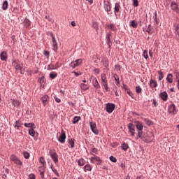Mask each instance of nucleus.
<instances>
[{"mask_svg": "<svg viewBox=\"0 0 179 179\" xmlns=\"http://www.w3.org/2000/svg\"><path fill=\"white\" fill-rule=\"evenodd\" d=\"M40 176L42 178H44V172H41Z\"/></svg>", "mask_w": 179, "mask_h": 179, "instance_id": "64", "label": "nucleus"}, {"mask_svg": "<svg viewBox=\"0 0 179 179\" xmlns=\"http://www.w3.org/2000/svg\"><path fill=\"white\" fill-rule=\"evenodd\" d=\"M39 163H41V164H42V166H45L46 164V162H45V159H44V157H41L39 158Z\"/></svg>", "mask_w": 179, "mask_h": 179, "instance_id": "38", "label": "nucleus"}, {"mask_svg": "<svg viewBox=\"0 0 179 179\" xmlns=\"http://www.w3.org/2000/svg\"><path fill=\"white\" fill-rule=\"evenodd\" d=\"M80 88L82 89V90L86 91L89 89V86H87L85 83H81L80 84Z\"/></svg>", "mask_w": 179, "mask_h": 179, "instance_id": "36", "label": "nucleus"}, {"mask_svg": "<svg viewBox=\"0 0 179 179\" xmlns=\"http://www.w3.org/2000/svg\"><path fill=\"white\" fill-rule=\"evenodd\" d=\"M45 19H47L49 22H52V18L50 17V15H46Z\"/></svg>", "mask_w": 179, "mask_h": 179, "instance_id": "55", "label": "nucleus"}, {"mask_svg": "<svg viewBox=\"0 0 179 179\" xmlns=\"http://www.w3.org/2000/svg\"><path fill=\"white\" fill-rule=\"evenodd\" d=\"M9 6V4L8 3V1H4L2 6L3 10H6L8 9V7Z\"/></svg>", "mask_w": 179, "mask_h": 179, "instance_id": "31", "label": "nucleus"}, {"mask_svg": "<svg viewBox=\"0 0 179 179\" xmlns=\"http://www.w3.org/2000/svg\"><path fill=\"white\" fill-rule=\"evenodd\" d=\"M12 66L15 68L16 72L22 71V67L20 66V65H19V63H17L16 61L13 62Z\"/></svg>", "mask_w": 179, "mask_h": 179, "instance_id": "11", "label": "nucleus"}, {"mask_svg": "<svg viewBox=\"0 0 179 179\" xmlns=\"http://www.w3.org/2000/svg\"><path fill=\"white\" fill-rule=\"evenodd\" d=\"M111 37V34H106V43L110 48L111 45H113V41L110 38Z\"/></svg>", "mask_w": 179, "mask_h": 179, "instance_id": "14", "label": "nucleus"}, {"mask_svg": "<svg viewBox=\"0 0 179 179\" xmlns=\"http://www.w3.org/2000/svg\"><path fill=\"white\" fill-rule=\"evenodd\" d=\"M122 148L123 150H128V148H129V146L128 145L127 143H124L122 145Z\"/></svg>", "mask_w": 179, "mask_h": 179, "instance_id": "43", "label": "nucleus"}, {"mask_svg": "<svg viewBox=\"0 0 179 179\" xmlns=\"http://www.w3.org/2000/svg\"><path fill=\"white\" fill-rule=\"evenodd\" d=\"M168 111L170 114H177L178 110L176 108V105L173 103L169 106Z\"/></svg>", "mask_w": 179, "mask_h": 179, "instance_id": "7", "label": "nucleus"}, {"mask_svg": "<svg viewBox=\"0 0 179 179\" xmlns=\"http://www.w3.org/2000/svg\"><path fill=\"white\" fill-rule=\"evenodd\" d=\"M22 125H23L22 121L17 120L15 122L14 127L16 128V129H20V128H22Z\"/></svg>", "mask_w": 179, "mask_h": 179, "instance_id": "17", "label": "nucleus"}, {"mask_svg": "<svg viewBox=\"0 0 179 179\" xmlns=\"http://www.w3.org/2000/svg\"><path fill=\"white\" fill-rule=\"evenodd\" d=\"M157 73L159 75V80H162L163 79V78H164V76L163 75V71H158Z\"/></svg>", "mask_w": 179, "mask_h": 179, "instance_id": "39", "label": "nucleus"}, {"mask_svg": "<svg viewBox=\"0 0 179 179\" xmlns=\"http://www.w3.org/2000/svg\"><path fill=\"white\" fill-rule=\"evenodd\" d=\"M48 68H50V69H57V68H55V66L52 64L49 65Z\"/></svg>", "mask_w": 179, "mask_h": 179, "instance_id": "57", "label": "nucleus"}, {"mask_svg": "<svg viewBox=\"0 0 179 179\" xmlns=\"http://www.w3.org/2000/svg\"><path fill=\"white\" fill-rule=\"evenodd\" d=\"M175 34L178 38H179V24L174 25Z\"/></svg>", "mask_w": 179, "mask_h": 179, "instance_id": "23", "label": "nucleus"}, {"mask_svg": "<svg viewBox=\"0 0 179 179\" xmlns=\"http://www.w3.org/2000/svg\"><path fill=\"white\" fill-rule=\"evenodd\" d=\"M143 55L145 59H148L149 58V55L148 54L147 50L143 51Z\"/></svg>", "mask_w": 179, "mask_h": 179, "instance_id": "44", "label": "nucleus"}, {"mask_svg": "<svg viewBox=\"0 0 179 179\" xmlns=\"http://www.w3.org/2000/svg\"><path fill=\"white\" fill-rule=\"evenodd\" d=\"M166 80L169 83H173V74L169 73L166 77Z\"/></svg>", "mask_w": 179, "mask_h": 179, "instance_id": "29", "label": "nucleus"}, {"mask_svg": "<svg viewBox=\"0 0 179 179\" xmlns=\"http://www.w3.org/2000/svg\"><path fill=\"white\" fill-rule=\"evenodd\" d=\"M0 58L1 61H6L8 59V52L6 51L1 52Z\"/></svg>", "mask_w": 179, "mask_h": 179, "instance_id": "15", "label": "nucleus"}, {"mask_svg": "<svg viewBox=\"0 0 179 179\" xmlns=\"http://www.w3.org/2000/svg\"><path fill=\"white\" fill-rule=\"evenodd\" d=\"M66 139V134L64 132H62L59 136L58 141L60 143H65V140Z\"/></svg>", "mask_w": 179, "mask_h": 179, "instance_id": "13", "label": "nucleus"}, {"mask_svg": "<svg viewBox=\"0 0 179 179\" xmlns=\"http://www.w3.org/2000/svg\"><path fill=\"white\" fill-rule=\"evenodd\" d=\"M84 171H92V166L87 164L84 166Z\"/></svg>", "mask_w": 179, "mask_h": 179, "instance_id": "37", "label": "nucleus"}, {"mask_svg": "<svg viewBox=\"0 0 179 179\" xmlns=\"http://www.w3.org/2000/svg\"><path fill=\"white\" fill-rule=\"evenodd\" d=\"M120 167H122V169H125V164L124 163L120 164Z\"/></svg>", "mask_w": 179, "mask_h": 179, "instance_id": "63", "label": "nucleus"}, {"mask_svg": "<svg viewBox=\"0 0 179 179\" xmlns=\"http://www.w3.org/2000/svg\"><path fill=\"white\" fill-rule=\"evenodd\" d=\"M55 99L57 103H61V99L59 98H55Z\"/></svg>", "mask_w": 179, "mask_h": 179, "instance_id": "61", "label": "nucleus"}, {"mask_svg": "<svg viewBox=\"0 0 179 179\" xmlns=\"http://www.w3.org/2000/svg\"><path fill=\"white\" fill-rule=\"evenodd\" d=\"M52 37V48L54 51H57L58 50V43H57V39H55V36L52 33L50 34Z\"/></svg>", "mask_w": 179, "mask_h": 179, "instance_id": "5", "label": "nucleus"}, {"mask_svg": "<svg viewBox=\"0 0 179 179\" xmlns=\"http://www.w3.org/2000/svg\"><path fill=\"white\" fill-rule=\"evenodd\" d=\"M136 92L139 94L140 93H142V88L139 86L136 87Z\"/></svg>", "mask_w": 179, "mask_h": 179, "instance_id": "42", "label": "nucleus"}, {"mask_svg": "<svg viewBox=\"0 0 179 179\" xmlns=\"http://www.w3.org/2000/svg\"><path fill=\"white\" fill-rule=\"evenodd\" d=\"M26 128H30V129H36V124L34 123H24Z\"/></svg>", "mask_w": 179, "mask_h": 179, "instance_id": "22", "label": "nucleus"}, {"mask_svg": "<svg viewBox=\"0 0 179 179\" xmlns=\"http://www.w3.org/2000/svg\"><path fill=\"white\" fill-rule=\"evenodd\" d=\"M114 110H115V104L108 103L106 105V112L108 113V114H111Z\"/></svg>", "mask_w": 179, "mask_h": 179, "instance_id": "6", "label": "nucleus"}, {"mask_svg": "<svg viewBox=\"0 0 179 179\" xmlns=\"http://www.w3.org/2000/svg\"><path fill=\"white\" fill-rule=\"evenodd\" d=\"M97 150L96 148H92L91 150V155L94 156V155H97Z\"/></svg>", "mask_w": 179, "mask_h": 179, "instance_id": "47", "label": "nucleus"}, {"mask_svg": "<svg viewBox=\"0 0 179 179\" xmlns=\"http://www.w3.org/2000/svg\"><path fill=\"white\" fill-rule=\"evenodd\" d=\"M155 22H156L157 24V12H155V18H154Z\"/></svg>", "mask_w": 179, "mask_h": 179, "instance_id": "54", "label": "nucleus"}, {"mask_svg": "<svg viewBox=\"0 0 179 179\" xmlns=\"http://www.w3.org/2000/svg\"><path fill=\"white\" fill-rule=\"evenodd\" d=\"M92 85L94 87H96V89H100V84L99 83L97 78H95L92 80Z\"/></svg>", "mask_w": 179, "mask_h": 179, "instance_id": "19", "label": "nucleus"}, {"mask_svg": "<svg viewBox=\"0 0 179 179\" xmlns=\"http://www.w3.org/2000/svg\"><path fill=\"white\" fill-rule=\"evenodd\" d=\"M105 10L106 12H111V6L110 5H106V8H105Z\"/></svg>", "mask_w": 179, "mask_h": 179, "instance_id": "49", "label": "nucleus"}, {"mask_svg": "<svg viewBox=\"0 0 179 179\" xmlns=\"http://www.w3.org/2000/svg\"><path fill=\"white\" fill-rule=\"evenodd\" d=\"M138 138H140V139H142L144 142L149 143L150 141L148 137L142 135V131H138Z\"/></svg>", "mask_w": 179, "mask_h": 179, "instance_id": "10", "label": "nucleus"}, {"mask_svg": "<svg viewBox=\"0 0 179 179\" xmlns=\"http://www.w3.org/2000/svg\"><path fill=\"white\" fill-rule=\"evenodd\" d=\"M10 160L11 163H13L14 164H16V166H18L19 169H22V166H23V162L17 156L15 155H11L10 157Z\"/></svg>", "mask_w": 179, "mask_h": 179, "instance_id": "1", "label": "nucleus"}, {"mask_svg": "<svg viewBox=\"0 0 179 179\" xmlns=\"http://www.w3.org/2000/svg\"><path fill=\"white\" fill-rule=\"evenodd\" d=\"M80 120V117L76 116L73 119V124H76V122H79Z\"/></svg>", "mask_w": 179, "mask_h": 179, "instance_id": "40", "label": "nucleus"}, {"mask_svg": "<svg viewBox=\"0 0 179 179\" xmlns=\"http://www.w3.org/2000/svg\"><path fill=\"white\" fill-rule=\"evenodd\" d=\"M91 163H96V162H98L99 163H101V160L100 159V157L97 156H94L90 158Z\"/></svg>", "mask_w": 179, "mask_h": 179, "instance_id": "18", "label": "nucleus"}, {"mask_svg": "<svg viewBox=\"0 0 179 179\" xmlns=\"http://www.w3.org/2000/svg\"><path fill=\"white\" fill-rule=\"evenodd\" d=\"M29 179H36V176H34V174H33V173H31L29 176Z\"/></svg>", "mask_w": 179, "mask_h": 179, "instance_id": "52", "label": "nucleus"}, {"mask_svg": "<svg viewBox=\"0 0 179 179\" xmlns=\"http://www.w3.org/2000/svg\"><path fill=\"white\" fill-rule=\"evenodd\" d=\"M150 87L153 89V87H157V82L155 80L151 79L150 81Z\"/></svg>", "mask_w": 179, "mask_h": 179, "instance_id": "21", "label": "nucleus"}, {"mask_svg": "<svg viewBox=\"0 0 179 179\" xmlns=\"http://www.w3.org/2000/svg\"><path fill=\"white\" fill-rule=\"evenodd\" d=\"M135 127L137 128L138 132H142V131L143 130V125L139 121L135 122Z\"/></svg>", "mask_w": 179, "mask_h": 179, "instance_id": "12", "label": "nucleus"}, {"mask_svg": "<svg viewBox=\"0 0 179 179\" xmlns=\"http://www.w3.org/2000/svg\"><path fill=\"white\" fill-rule=\"evenodd\" d=\"M129 24L131 27H134V29H136V27H138V22L135 20L131 21Z\"/></svg>", "mask_w": 179, "mask_h": 179, "instance_id": "30", "label": "nucleus"}, {"mask_svg": "<svg viewBox=\"0 0 179 179\" xmlns=\"http://www.w3.org/2000/svg\"><path fill=\"white\" fill-rule=\"evenodd\" d=\"M78 166H85V164H86V161L83 158H81L78 161Z\"/></svg>", "mask_w": 179, "mask_h": 179, "instance_id": "32", "label": "nucleus"}, {"mask_svg": "<svg viewBox=\"0 0 179 179\" xmlns=\"http://www.w3.org/2000/svg\"><path fill=\"white\" fill-rule=\"evenodd\" d=\"M120 9H121V6L120 5V3H115V8H114V13L115 15L120 12Z\"/></svg>", "mask_w": 179, "mask_h": 179, "instance_id": "20", "label": "nucleus"}, {"mask_svg": "<svg viewBox=\"0 0 179 179\" xmlns=\"http://www.w3.org/2000/svg\"><path fill=\"white\" fill-rule=\"evenodd\" d=\"M11 103L14 107H19L20 106V102L17 99H12Z\"/></svg>", "mask_w": 179, "mask_h": 179, "instance_id": "28", "label": "nucleus"}, {"mask_svg": "<svg viewBox=\"0 0 179 179\" xmlns=\"http://www.w3.org/2000/svg\"><path fill=\"white\" fill-rule=\"evenodd\" d=\"M101 85L103 86L106 92H108V80H107L106 73L101 74Z\"/></svg>", "mask_w": 179, "mask_h": 179, "instance_id": "2", "label": "nucleus"}, {"mask_svg": "<svg viewBox=\"0 0 179 179\" xmlns=\"http://www.w3.org/2000/svg\"><path fill=\"white\" fill-rule=\"evenodd\" d=\"M35 129H29V134L31 136H33V138H34V136H36V131H34Z\"/></svg>", "mask_w": 179, "mask_h": 179, "instance_id": "35", "label": "nucleus"}, {"mask_svg": "<svg viewBox=\"0 0 179 179\" xmlns=\"http://www.w3.org/2000/svg\"><path fill=\"white\" fill-rule=\"evenodd\" d=\"M127 94H129V96H130L131 99H134V94L132 93V92H131V90H127Z\"/></svg>", "mask_w": 179, "mask_h": 179, "instance_id": "51", "label": "nucleus"}, {"mask_svg": "<svg viewBox=\"0 0 179 179\" xmlns=\"http://www.w3.org/2000/svg\"><path fill=\"white\" fill-rule=\"evenodd\" d=\"M30 24H31L30 20H29L27 19H25L24 20V27H26L27 29V27H30Z\"/></svg>", "mask_w": 179, "mask_h": 179, "instance_id": "34", "label": "nucleus"}, {"mask_svg": "<svg viewBox=\"0 0 179 179\" xmlns=\"http://www.w3.org/2000/svg\"><path fill=\"white\" fill-rule=\"evenodd\" d=\"M110 160L113 162V163H117V158L114 157V156H110Z\"/></svg>", "mask_w": 179, "mask_h": 179, "instance_id": "50", "label": "nucleus"}, {"mask_svg": "<svg viewBox=\"0 0 179 179\" xmlns=\"http://www.w3.org/2000/svg\"><path fill=\"white\" fill-rule=\"evenodd\" d=\"M73 73H74L75 76H80V75H82V73H78V72H76V71H74Z\"/></svg>", "mask_w": 179, "mask_h": 179, "instance_id": "60", "label": "nucleus"}, {"mask_svg": "<svg viewBox=\"0 0 179 179\" xmlns=\"http://www.w3.org/2000/svg\"><path fill=\"white\" fill-rule=\"evenodd\" d=\"M94 73H100V70L99 69H95L94 70Z\"/></svg>", "mask_w": 179, "mask_h": 179, "instance_id": "59", "label": "nucleus"}, {"mask_svg": "<svg viewBox=\"0 0 179 179\" xmlns=\"http://www.w3.org/2000/svg\"><path fill=\"white\" fill-rule=\"evenodd\" d=\"M38 82L41 85H43V83H44V82H45V77H41V78H38Z\"/></svg>", "mask_w": 179, "mask_h": 179, "instance_id": "46", "label": "nucleus"}, {"mask_svg": "<svg viewBox=\"0 0 179 179\" xmlns=\"http://www.w3.org/2000/svg\"><path fill=\"white\" fill-rule=\"evenodd\" d=\"M152 101L154 107H157V102L156 101V99H152Z\"/></svg>", "mask_w": 179, "mask_h": 179, "instance_id": "53", "label": "nucleus"}, {"mask_svg": "<svg viewBox=\"0 0 179 179\" xmlns=\"http://www.w3.org/2000/svg\"><path fill=\"white\" fill-rule=\"evenodd\" d=\"M160 97L164 101H167L169 94L166 92H163L160 94Z\"/></svg>", "mask_w": 179, "mask_h": 179, "instance_id": "16", "label": "nucleus"}, {"mask_svg": "<svg viewBox=\"0 0 179 179\" xmlns=\"http://www.w3.org/2000/svg\"><path fill=\"white\" fill-rule=\"evenodd\" d=\"M128 129L130 135L135 136V125L132 124V123H129L128 124Z\"/></svg>", "mask_w": 179, "mask_h": 179, "instance_id": "8", "label": "nucleus"}, {"mask_svg": "<svg viewBox=\"0 0 179 179\" xmlns=\"http://www.w3.org/2000/svg\"><path fill=\"white\" fill-rule=\"evenodd\" d=\"M42 100V103L44 106H47V104L48 103V95H45L41 98Z\"/></svg>", "mask_w": 179, "mask_h": 179, "instance_id": "24", "label": "nucleus"}, {"mask_svg": "<svg viewBox=\"0 0 179 179\" xmlns=\"http://www.w3.org/2000/svg\"><path fill=\"white\" fill-rule=\"evenodd\" d=\"M71 26H73V27H75V26H76V22H75V21L71 22Z\"/></svg>", "mask_w": 179, "mask_h": 179, "instance_id": "62", "label": "nucleus"}, {"mask_svg": "<svg viewBox=\"0 0 179 179\" xmlns=\"http://www.w3.org/2000/svg\"><path fill=\"white\" fill-rule=\"evenodd\" d=\"M51 159L57 164L58 163V154L55 152V150H50L49 152Z\"/></svg>", "mask_w": 179, "mask_h": 179, "instance_id": "3", "label": "nucleus"}, {"mask_svg": "<svg viewBox=\"0 0 179 179\" xmlns=\"http://www.w3.org/2000/svg\"><path fill=\"white\" fill-rule=\"evenodd\" d=\"M43 54H44V55H45V57H49V56H50V52H48V51H45V52H43Z\"/></svg>", "mask_w": 179, "mask_h": 179, "instance_id": "58", "label": "nucleus"}, {"mask_svg": "<svg viewBox=\"0 0 179 179\" xmlns=\"http://www.w3.org/2000/svg\"><path fill=\"white\" fill-rule=\"evenodd\" d=\"M90 127L91 128V130L94 134H95V135H99V130H97L96 122H90Z\"/></svg>", "mask_w": 179, "mask_h": 179, "instance_id": "4", "label": "nucleus"}, {"mask_svg": "<svg viewBox=\"0 0 179 179\" xmlns=\"http://www.w3.org/2000/svg\"><path fill=\"white\" fill-rule=\"evenodd\" d=\"M82 62H83L82 59H78L76 60L75 62H72L70 64V66H71V68H76V66H80V64H82Z\"/></svg>", "mask_w": 179, "mask_h": 179, "instance_id": "9", "label": "nucleus"}, {"mask_svg": "<svg viewBox=\"0 0 179 179\" xmlns=\"http://www.w3.org/2000/svg\"><path fill=\"white\" fill-rule=\"evenodd\" d=\"M68 143H69L70 148H75V139H73V138L69 139Z\"/></svg>", "mask_w": 179, "mask_h": 179, "instance_id": "26", "label": "nucleus"}, {"mask_svg": "<svg viewBox=\"0 0 179 179\" xmlns=\"http://www.w3.org/2000/svg\"><path fill=\"white\" fill-rule=\"evenodd\" d=\"M57 76H58V73H57L56 72H51L49 74V77L50 78V79H55Z\"/></svg>", "mask_w": 179, "mask_h": 179, "instance_id": "33", "label": "nucleus"}, {"mask_svg": "<svg viewBox=\"0 0 179 179\" xmlns=\"http://www.w3.org/2000/svg\"><path fill=\"white\" fill-rule=\"evenodd\" d=\"M134 2V6H138V5H139V3H138V0H133Z\"/></svg>", "mask_w": 179, "mask_h": 179, "instance_id": "56", "label": "nucleus"}, {"mask_svg": "<svg viewBox=\"0 0 179 179\" xmlns=\"http://www.w3.org/2000/svg\"><path fill=\"white\" fill-rule=\"evenodd\" d=\"M23 156L24 159H30V153H29L27 151L23 152Z\"/></svg>", "mask_w": 179, "mask_h": 179, "instance_id": "41", "label": "nucleus"}, {"mask_svg": "<svg viewBox=\"0 0 179 179\" xmlns=\"http://www.w3.org/2000/svg\"><path fill=\"white\" fill-rule=\"evenodd\" d=\"M108 29H109L110 30H112V31H117V27H115V24H108Z\"/></svg>", "mask_w": 179, "mask_h": 179, "instance_id": "27", "label": "nucleus"}, {"mask_svg": "<svg viewBox=\"0 0 179 179\" xmlns=\"http://www.w3.org/2000/svg\"><path fill=\"white\" fill-rule=\"evenodd\" d=\"M113 78H114L115 80L116 81V85H118V83H120V78L118 77V76L115 74L113 76Z\"/></svg>", "mask_w": 179, "mask_h": 179, "instance_id": "45", "label": "nucleus"}, {"mask_svg": "<svg viewBox=\"0 0 179 179\" xmlns=\"http://www.w3.org/2000/svg\"><path fill=\"white\" fill-rule=\"evenodd\" d=\"M144 122L147 124V125H152V121L149 119H144Z\"/></svg>", "mask_w": 179, "mask_h": 179, "instance_id": "48", "label": "nucleus"}, {"mask_svg": "<svg viewBox=\"0 0 179 179\" xmlns=\"http://www.w3.org/2000/svg\"><path fill=\"white\" fill-rule=\"evenodd\" d=\"M171 8L173 9V10H175L176 12H178V6H177V3L176 2L172 1L171 4Z\"/></svg>", "mask_w": 179, "mask_h": 179, "instance_id": "25", "label": "nucleus"}]
</instances>
